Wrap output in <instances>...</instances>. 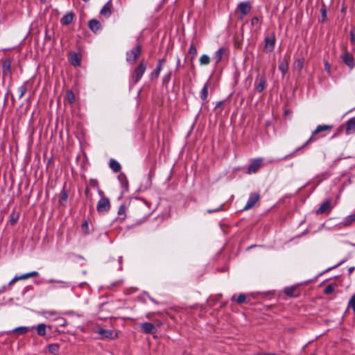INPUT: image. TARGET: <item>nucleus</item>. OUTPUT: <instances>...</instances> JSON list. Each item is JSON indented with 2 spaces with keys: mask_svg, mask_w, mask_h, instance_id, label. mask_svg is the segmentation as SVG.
<instances>
[{
  "mask_svg": "<svg viewBox=\"0 0 355 355\" xmlns=\"http://www.w3.org/2000/svg\"><path fill=\"white\" fill-rule=\"evenodd\" d=\"M332 128V125H318L316 128L315 129L314 131H313L312 132V135L310 137V138L304 143V144L301 146V147H299L297 148L295 152H293L292 154L291 155H286L284 157V159H287L288 157H292L294 155L295 153L297 152V150H300L301 149H302L304 146H307L309 144L311 143V142H313L315 141H316V138L314 137V135H317V134H319L320 132H327V131H329L331 130Z\"/></svg>",
  "mask_w": 355,
  "mask_h": 355,
  "instance_id": "nucleus-1",
  "label": "nucleus"
},
{
  "mask_svg": "<svg viewBox=\"0 0 355 355\" xmlns=\"http://www.w3.org/2000/svg\"><path fill=\"white\" fill-rule=\"evenodd\" d=\"M146 64L144 60H141L138 66L135 68L132 75V78L135 83H138L141 80L146 71Z\"/></svg>",
  "mask_w": 355,
  "mask_h": 355,
  "instance_id": "nucleus-2",
  "label": "nucleus"
},
{
  "mask_svg": "<svg viewBox=\"0 0 355 355\" xmlns=\"http://www.w3.org/2000/svg\"><path fill=\"white\" fill-rule=\"evenodd\" d=\"M141 53V46L140 45L136 46L126 52V61L129 63H134L140 56Z\"/></svg>",
  "mask_w": 355,
  "mask_h": 355,
  "instance_id": "nucleus-3",
  "label": "nucleus"
},
{
  "mask_svg": "<svg viewBox=\"0 0 355 355\" xmlns=\"http://www.w3.org/2000/svg\"><path fill=\"white\" fill-rule=\"evenodd\" d=\"M252 6L249 1H242L238 4L235 13H241L239 19H243V16L247 15L251 10Z\"/></svg>",
  "mask_w": 355,
  "mask_h": 355,
  "instance_id": "nucleus-4",
  "label": "nucleus"
},
{
  "mask_svg": "<svg viewBox=\"0 0 355 355\" xmlns=\"http://www.w3.org/2000/svg\"><path fill=\"white\" fill-rule=\"evenodd\" d=\"M110 209V202L108 198L102 197L97 202L96 209L98 213H107Z\"/></svg>",
  "mask_w": 355,
  "mask_h": 355,
  "instance_id": "nucleus-5",
  "label": "nucleus"
},
{
  "mask_svg": "<svg viewBox=\"0 0 355 355\" xmlns=\"http://www.w3.org/2000/svg\"><path fill=\"white\" fill-rule=\"evenodd\" d=\"M96 332L98 334H99L101 336V338L103 339L114 340L118 337L117 333L110 329L101 328L98 329Z\"/></svg>",
  "mask_w": 355,
  "mask_h": 355,
  "instance_id": "nucleus-6",
  "label": "nucleus"
},
{
  "mask_svg": "<svg viewBox=\"0 0 355 355\" xmlns=\"http://www.w3.org/2000/svg\"><path fill=\"white\" fill-rule=\"evenodd\" d=\"M267 85V79L265 75L258 76L254 81V89L261 93L263 91Z\"/></svg>",
  "mask_w": 355,
  "mask_h": 355,
  "instance_id": "nucleus-7",
  "label": "nucleus"
},
{
  "mask_svg": "<svg viewBox=\"0 0 355 355\" xmlns=\"http://www.w3.org/2000/svg\"><path fill=\"white\" fill-rule=\"evenodd\" d=\"M263 162L262 158H257L252 161L247 169V173L252 174L257 173L260 168Z\"/></svg>",
  "mask_w": 355,
  "mask_h": 355,
  "instance_id": "nucleus-8",
  "label": "nucleus"
},
{
  "mask_svg": "<svg viewBox=\"0 0 355 355\" xmlns=\"http://www.w3.org/2000/svg\"><path fill=\"white\" fill-rule=\"evenodd\" d=\"M260 195L257 193H251L249 196L246 205L243 210L246 211L254 207V205L259 200Z\"/></svg>",
  "mask_w": 355,
  "mask_h": 355,
  "instance_id": "nucleus-9",
  "label": "nucleus"
},
{
  "mask_svg": "<svg viewBox=\"0 0 355 355\" xmlns=\"http://www.w3.org/2000/svg\"><path fill=\"white\" fill-rule=\"evenodd\" d=\"M275 34H272L270 36H267L264 39L265 46L264 50L266 52H271L273 51L275 45Z\"/></svg>",
  "mask_w": 355,
  "mask_h": 355,
  "instance_id": "nucleus-10",
  "label": "nucleus"
},
{
  "mask_svg": "<svg viewBox=\"0 0 355 355\" xmlns=\"http://www.w3.org/2000/svg\"><path fill=\"white\" fill-rule=\"evenodd\" d=\"M165 62L166 59L164 58L158 60L156 68L150 74V78L151 80L157 78L159 77V73L162 70L163 64Z\"/></svg>",
  "mask_w": 355,
  "mask_h": 355,
  "instance_id": "nucleus-11",
  "label": "nucleus"
},
{
  "mask_svg": "<svg viewBox=\"0 0 355 355\" xmlns=\"http://www.w3.org/2000/svg\"><path fill=\"white\" fill-rule=\"evenodd\" d=\"M331 209V200L330 199H327L320 206L315 213L317 214H321L324 212H329Z\"/></svg>",
  "mask_w": 355,
  "mask_h": 355,
  "instance_id": "nucleus-12",
  "label": "nucleus"
},
{
  "mask_svg": "<svg viewBox=\"0 0 355 355\" xmlns=\"http://www.w3.org/2000/svg\"><path fill=\"white\" fill-rule=\"evenodd\" d=\"M342 59L344 63L347 65L350 69L355 67V60L352 54L348 52H345L342 55Z\"/></svg>",
  "mask_w": 355,
  "mask_h": 355,
  "instance_id": "nucleus-13",
  "label": "nucleus"
},
{
  "mask_svg": "<svg viewBox=\"0 0 355 355\" xmlns=\"http://www.w3.org/2000/svg\"><path fill=\"white\" fill-rule=\"evenodd\" d=\"M2 73L3 76H10L11 74V59L6 58L3 60Z\"/></svg>",
  "mask_w": 355,
  "mask_h": 355,
  "instance_id": "nucleus-14",
  "label": "nucleus"
},
{
  "mask_svg": "<svg viewBox=\"0 0 355 355\" xmlns=\"http://www.w3.org/2000/svg\"><path fill=\"white\" fill-rule=\"evenodd\" d=\"M141 331L145 334H154L156 328L153 324L148 322H143L140 324Z\"/></svg>",
  "mask_w": 355,
  "mask_h": 355,
  "instance_id": "nucleus-15",
  "label": "nucleus"
},
{
  "mask_svg": "<svg viewBox=\"0 0 355 355\" xmlns=\"http://www.w3.org/2000/svg\"><path fill=\"white\" fill-rule=\"evenodd\" d=\"M88 26L94 33H97L102 28L101 23L95 19H92L89 21Z\"/></svg>",
  "mask_w": 355,
  "mask_h": 355,
  "instance_id": "nucleus-16",
  "label": "nucleus"
},
{
  "mask_svg": "<svg viewBox=\"0 0 355 355\" xmlns=\"http://www.w3.org/2000/svg\"><path fill=\"white\" fill-rule=\"evenodd\" d=\"M355 132V116L349 119L346 122L345 133L347 135L353 134Z\"/></svg>",
  "mask_w": 355,
  "mask_h": 355,
  "instance_id": "nucleus-17",
  "label": "nucleus"
},
{
  "mask_svg": "<svg viewBox=\"0 0 355 355\" xmlns=\"http://www.w3.org/2000/svg\"><path fill=\"white\" fill-rule=\"evenodd\" d=\"M74 19V13L73 12H67L60 19L62 25L70 24Z\"/></svg>",
  "mask_w": 355,
  "mask_h": 355,
  "instance_id": "nucleus-18",
  "label": "nucleus"
},
{
  "mask_svg": "<svg viewBox=\"0 0 355 355\" xmlns=\"http://www.w3.org/2000/svg\"><path fill=\"white\" fill-rule=\"evenodd\" d=\"M226 51L227 49L225 47H220L215 52L213 58L215 60L216 64H218L221 61L223 56Z\"/></svg>",
  "mask_w": 355,
  "mask_h": 355,
  "instance_id": "nucleus-19",
  "label": "nucleus"
},
{
  "mask_svg": "<svg viewBox=\"0 0 355 355\" xmlns=\"http://www.w3.org/2000/svg\"><path fill=\"white\" fill-rule=\"evenodd\" d=\"M111 1L112 0L108 1L101 10V15L107 18L110 17V15H112Z\"/></svg>",
  "mask_w": 355,
  "mask_h": 355,
  "instance_id": "nucleus-20",
  "label": "nucleus"
},
{
  "mask_svg": "<svg viewBox=\"0 0 355 355\" xmlns=\"http://www.w3.org/2000/svg\"><path fill=\"white\" fill-rule=\"evenodd\" d=\"M69 61L73 66L78 67L80 65L81 58L78 53L73 52L70 55Z\"/></svg>",
  "mask_w": 355,
  "mask_h": 355,
  "instance_id": "nucleus-21",
  "label": "nucleus"
},
{
  "mask_svg": "<svg viewBox=\"0 0 355 355\" xmlns=\"http://www.w3.org/2000/svg\"><path fill=\"white\" fill-rule=\"evenodd\" d=\"M60 199H59V201H58V203L60 205L62 206V207H65L66 206V202L68 199V192L65 190L64 188H63L62 189V191H60Z\"/></svg>",
  "mask_w": 355,
  "mask_h": 355,
  "instance_id": "nucleus-22",
  "label": "nucleus"
},
{
  "mask_svg": "<svg viewBox=\"0 0 355 355\" xmlns=\"http://www.w3.org/2000/svg\"><path fill=\"white\" fill-rule=\"evenodd\" d=\"M279 70L283 75L287 73L288 70V62L286 58L279 60Z\"/></svg>",
  "mask_w": 355,
  "mask_h": 355,
  "instance_id": "nucleus-23",
  "label": "nucleus"
},
{
  "mask_svg": "<svg viewBox=\"0 0 355 355\" xmlns=\"http://www.w3.org/2000/svg\"><path fill=\"white\" fill-rule=\"evenodd\" d=\"M32 328L35 329L37 334L40 336H44L46 334V325L44 323H40L35 327H33Z\"/></svg>",
  "mask_w": 355,
  "mask_h": 355,
  "instance_id": "nucleus-24",
  "label": "nucleus"
},
{
  "mask_svg": "<svg viewBox=\"0 0 355 355\" xmlns=\"http://www.w3.org/2000/svg\"><path fill=\"white\" fill-rule=\"evenodd\" d=\"M39 275V272L37 271H31L27 273L22 274L21 275H18L17 277L19 280H24L30 277H38Z\"/></svg>",
  "mask_w": 355,
  "mask_h": 355,
  "instance_id": "nucleus-25",
  "label": "nucleus"
},
{
  "mask_svg": "<svg viewBox=\"0 0 355 355\" xmlns=\"http://www.w3.org/2000/svg\"><path fill=\"white\" fill-rule=\"evenodd\" d=\"M109 166L115 173L119 172L121 168V164L116 160L113 159H110Z\"/></svg>",
  "mask_w": 355,
  "mask_h": 355,
  "instance_id": "nucleus-26",
  "label": "nucleus"
},
{
  "mask_svg": "<svg viewBox=\"0 0 355 355\" xmlns=\"http://www.w3.org/2000/svg\"><path fill=\"white\" fill-rule=\"evenodd\" d=\"M207 96H208V82H207L204 85V86L200 93V97L203 101H205L207 100Z\"/></svg>",
  "mask_w": 355,
  "mask_h": 355,
  "instance_id": "nucleus-27",
  "label": "nucleus"
},
{
  "mask_svg": "<svg viewBox=\"0 0 355 355\" xmlns=\"http://www.w3.org/2000/svg\"><path fill=\"white\" fill-rule=\"evenodd\" d=\"M354 222H355V214L346 216L342 223L344 226H349Z\"/></svg>",
  "mask_w": 355,
  "mask_h": 355,
  "instance_id": "nucleus-28",
  "label": "nucleus"
},
{
  "mask_svg": "<svg viewBox=\"0 0 355 355\" xmlns=\"http://www.w3.org/2000/svg\"><path fill=\"white\" fill-rule=\"evenodd\" d=\"M231 300L232 301L235 300L236 302V303H238L239 304H241L246 302V295L244 293H241V294H239V295L237 297L236 299L235 298V295H233L231 297Z\"/></svg>",
  "mask_w": 355,
  "mask_h": 355,
  "instance_id": "nucleus-29",
  "label": "nucleus"
},
{
  "mask_svg": "<svg viewBox=\"0 0 355 355\" xmlns=\"http://www.w3.org/2000/svg\"><path fill=\"white\" fill-rule=\"evenodd\" d=\"M19 217V213H17L15 211H12L9 216L10 225H13L14 224H15L17 222Z\"/></svg>",
  "mask_w": 355,
  "mask_h": 355,
  "instance_id": "nucleus-30",
  "label": "nucleus"
},
{
  "mask_svg": "<svg viewBox=\"0 0 355 355\" xmlns=\"http://www.w3.org/2000/svg\"><path fill=\"white\" fill-rule=\"evenodd\" d=\"M60 346L58 344H50L48 345L49 352L53 354H56L59 352Z\"/></svg>",
  "mask_w": 355,
  "mask_h": 355,
  "instance_id": "nucleus-31",
  "label": "nucleus"
},
{
  "mask_svg": "<svg viewBox=\"0 0 355 355\" xmlns=\"http://www.w3.org/2000/svg\"><path fill=\"white\" fill-rule=\"evenodd\" d=\"M199 62L200 65H207L210 62V58L207 55L203 54L200 56Z\"/></svg>",
  "mask_w": 355,
  "mask_h": 355,
  "instance_id": "nucleus-32",
  "label": "nucleus"
},
{
  "mask_svg": "<svg viewBox=\"0 0 355 355\" xmlns=\"http://www.w3.org/2000/svg\"><path fill=\"white\" fill-rule=\"evenodd\" d=\"M336 287V284H330L327 285L324 289V293L326 295H329L334 292L335 288Z\"/></svg>",
  "mask_w": 355,
  "mask_h": 355,
  "instance_id": "nucleus-33",
  "label": "nucleus"
},
{
  "mask_svg": "<svg viewBox=\"0 0 355 355\" xmlns=\"http://www.w3.org/2000/svg\"><path fill=\"white\" fill-rule=\"evenodd\" d=\"M304 58H298L295 62V69H297L299 71H300L304 67Z\"/></svg>",
  "mask_w": 355,
  "mask_h": 355,
  "instance_id": "nucleus-34",
  "label": "nucleus"
},
{
  "mask_svg": "<svg viewBox=\"0 0 355 355\" xmlns=\"http://www.w3.org/2000/svg\"><path fill=\"white\" fill-rule=\"evenodd\" d=\"M19 98H21L25 93L27 92L26 83H24L18 88Z\"/></svg>",
  "mask_w": 355,
  "mask_h": 355,
  "instance_id": "nucleus-35",
  "label": "nucleus"
},
{
  "mask_svg": "<svg viewBox=\"0 0 355 355\" xmlns=\"http://www.w3.org/2000/svg\"><path fill=\"white\" fill-rule=\"evenodd\" d=\"M28 331V327H18L12 330L13 332L19 333L20 334H25Z\"/></svg>",
  "mask_w": 355,
  "mask_h": 355,
  "instance_id": "nucleus-36",
  "label": "nucleus"
},
{
  "mask_svg": "<svg viewBox=\"0 0 355 355\" xmlns=\"http://www.w3.org/2000/svg\"><path fill=\"white\" fill-rule=\"evenodd\" d=\"M171 76H172V72L171 71H168L167 73H166L163 76V78H162V84L164 85H168V83H169V81L171 80Z\"/></svg>",
  "mask_w": 355,
  "mask_h": 355,
  "instance_id": "nucleus-37",
  "label": "nucleus"
},
{
  "mask_svg": "<svg viewBox=\"0 0 355 355\" xmlns=\"http://www.w3.org/2000/svg\"><path fill=\"white\" fill-rule=\"evenodd\" d=\"M295 291V288L294 286L287 287L284 289V293L286 295L293 297L294 296V292Z\"/></svg>",
  "mask_w": 355,
  "mask_h": 355,
  "instance_id": "nucleus-38",
  "label": "nucleus"
},
{
  "mask_svg": "<svg viewBox=\"0 0 355 355\" xmlns=\"http://www.w3.org/2000/svg\"><path fill=\"white\" fill-rule=\"evenodd\" d=\"M81 229H82V231L85 234H88L89 233V224H88V222L87 220H85L82 225H81Z\"/></svg>",
  "mask_w": 355,
  "mask_h": 355,
  "instance_id": "nucleus-39",
  "label": "nucleus"
},
{
  "mask_svg": "<svg viewBox=\"0 0 355 355\" xmlns=\"http://www.w3.org/2000/svg\"><path fill=\"white\" fill-rule=\"evenodd\" d=\"M67 97L69 103H73L75 101V96L72 91H68Z\"/></svg>",
  "mask_w": 355,
  "mask_h": 355,
  "instance_id": "nucleus-40",
  "label": "nucleus"
},
{
  "mask_svg": "<svg viewBox=\"0 0 355 355\" xmlns=\"http://www.w3.org/2000/svg\"><path fill=\"white\" fill-rule=\"evenodd\" d=\"M198 51H197V49L196 47L195 46V45L192 43L190 46H189V53L192 55L193 57H195L197 54Z\"/></svg>",
  "mask_w": 355,
  "mask_h": 355,
  "instance_id": "nucleus-41",
  "label": "nucleus"
},
{
  "mask_svg": "<svg viewBox=\"0 0 355 355\" xmlns=\"http://www.w3.org/2000/svg\"><path fill=\"white\" fill-rule=\"evenodd\" d=\"M223 211V204H221L220 206H218L216 209H207V214H212V213L217 212V211Z\"/></svg>",
  "mask_w": 355,
  "mask_h": 355,
  "instance_id": "nucleus-42",
  "label": "nucleus"
},
{
  "mask_svg": "<svg viewBox=\"0 0 355 355\" xmlns=\"http://www.w3.org/2000/svg\"><path fill=\"white\" fill-rule=\"evenodd\" d=\"M348 306L351 307L355 312V295H354L349 300Z\"/></svg>",
  "mask_w": 355,
  "mask_h": 355,
  "instance_id": "nucleus-43",
  "label": "nucleus"
},
{
  "mask_svg": "<svg viewBox=\"0 0 355 355\" xmlns=\"http://www.w3.org/2000/svg\"><path fill=\"white\" fill-rule=\"evenodd\" d=\"M119 178L121 180L123 186L127 188L128 182V180L126 179V177L124 175H121L119 176Z\"/></svg>",
  "mask_w": 355,
  "mask_h": 355,
  "instance_id": "nucleus-44",
  "label": "nucleus"
},
{
  "mask_svg": "<svg viewBox=\"0 0 355 355\" xmlns=\"http://www.w3.org/2000/svg\"><path fill=\"white\" fill-rule=\"evenodd\" d=\"M89 185L92 188L98 189V182L96 179H90L89 180Z\"/></svg>",
  "mask_w": 355,
  "mask_h": 355,
  "instance_id": "nucleus-45",
  "label": "nucleus"
},
{
  "mask_svg": "<svg viewBox=\"0 0 355 355\" xmlns=\"http://www.w3.org/2000/svg\"><path fill=\"white\" fill-rule=\"evenodd\" d=\"M57 321L58 322V326L60 327H65L67 324V322L64 318H58L57 319Z\"/></svg>",
  "mask_w": 355,
  "mask_h": 355,
  "instance_id": "nucleus-46",
  "label": "nucleus"
},
{
  "mask_svg": "<svg viewBox=\"0 0 355 355\" xmlns=\"http://www.w3.org/2000/svg\"><path fill=\"white\" fill-rule=\"evenodd\" d=\"M346 261L345 259H343L342 261H340L339 263H338L337 264L334 265V266L332 267H330L327 269H326L324 272H326L327 271H329L330 270L333 269V268H337L338 266H339L340 265L343 264L345 261Z\"/></svg>",
  "mask_w": 355,
  "mask_h": 355,
  "instance_id": "nucleus-47",
  "label": "nucleus"
},
{
  "mask_svg": "<svg viewBox=\"0 0 355 355\" xmlns=\"http://www.w3.org/2000/svg\"><path fill=\"white\" fill-rule=\"evenodd\" d=\"M259 21V19L257 17H253L252 19H251V25L252 26H255L257 25Z\"/></svg>",
  "mask_w": 355,
  "mask_h": 355,
  "instance_id": "nucleus-48",
  "label": "nucleus"
},
{
  "mask_svg": "<svg viewBox=\"0 0 355 355\" xmlns=\"http://www.w3.org/2000/svg\"><path fill=\"white\" fill-rule=\"evenodd\" d=\"M59 283L62 284V286H60V288H68L70 286V283L68 282H64V281L60 280V282Z\"/></svg>",
  "mask_w": 355,
  "mask_h": 355,
  "instance_id": "nucleus-49",
  "label": "nucleus"
},
{
  "mask_svg": "<svg viewBox=\"0 0 355 355\" xmlns=\"http://www.w3.org/2000/svg\"><path fill=\"white\" fill-rule=\"evenodd\" d=\"M321 15H322V21H324L327 17L326 9H324V8L321 9Z\"/></svg>",
  "mask_w": 355,
  "mask_h": 355,
  "instance_id": "nucleus-50",
  "label": "nucleus"
},
{
  "mask_svg": "<svg viewBox=\"0 0 355 355\" xmlns=\"http://www.w3.org/2000/svg\"><path fill=\"white\" fill-rule=\"evenodd\" d=\"M350 35H351V42H352V43H355V29L352 30L350 32Z\"/></svg>",
  "mask_w": 355,
  "mask_h": 355,
  "instance_id": "nucleus-51",
  "label": "nucleus"
},
{
  "mask_svg": "<svg viewBox=\"0 0 355 355\" xmlns=\"http://www.w3.org/2000/svg\"><path fill=\"white\" fill-rule=\"evenodd\" d=\"M17 281H19V279L17 276H15L10 281L7 286H8L9 288L13 283H15Z\"/></svg>",
  "mask_w": 355,
  "mask_h": 355,
  "instance_id": "nucleus-52",
  "label": "nucleus"
},
{
  "mask_svg": "<svg viewBox=\"0 0 355 355\" xmlns=\"http://www.w3.org/2000/svg\"><path fill=\"white\" fill-rule=\"evenodd\" d=\"M8 289V286L4 285L0 288L1 294L4 293Z\"/></svg>",
  "mask_w": 355,
  "mask_h": 355,
  "instance_id": "nucleus-53",
  "label": "nucleus"
},
{
  "mask_svg": "<svg viewBox=\"0 0 355 355\" xmlns=\"http://www.w3.org/2000/svg\"><path fill=\"white\" fill-rule=\"evenodd\" d=\"M97 191H98V194L101 196V198L105 197L104 192L101 189H99V187L97 189Z\"/></svg>",
  "mask_w": 355,
  "mask_h": 355,
  "instance_id": "nucleus-54",
  "label": "nucleus"
},
{
  "mask_svg": "<svg viewBox=\"0 0 355 355\" xmlns=\"http://www.w3.org/2000/svg\"><path fill=\"white\" fill-rule=\"evenodd\" d=\"M60 280L55 279H51L47 281L48 283H59Z\"/></svg>",
  "mask_w": 355,
  "mask_h": 355,
  "instance_id": "nucleus-55",
  "label": "nucleus"
},
{
  "mask_svg": "<svg viewBox=\"0 0 355 355\" xmlns=\"http://www.w3.org/2000/svg\"><path fill=\"white\" fill-rule=\"evenodd\" d=\"M180 66V60L179 57H178L177 65H176V69L177 70L179 69Z\"/></svg>",
  "mask_w": 355,
  "mask_h": 355,
  "instance_id": "nucleus-56",
  "label": "nucleus"
},
{
  "mask_svg": "<svg viewBox=\"0 0 355 355\" xmlns=\"http://www.w3.org/2000/svg\"><path fill=\"white\" fill-rule=\"evenodd\" d=\"M124 213V207L123 206H121L119 209V214H121Z\"/></svg>",
  "mask_w": 355,
  "mask_h": 355,
  "instance_id": "nucleus-57",
  "label": "nucleus"
},
{
  "mask_svg": "<svg viewBox=\"0 0 355 355\" xmlns=\"http://www.w3.org/2000/svg\"><path fill=\"white\" fill-rule=\"evenodd\" d=\"M354 269H355V268L354 266L349 268V269H348L349 273L351 274L354 270Z\"/></svg>",
  "mask_w": 355,
  "mask_h": 355,
  "instance_id": "nucleus-58",
  "label": "nucleus"
},
{
  "mask_svg": "<svg viewBox=\"0 0 355 355\" xmlns=\"http://www.w3.org/2000/svg\"><path fill=\"white\" fill-rule=\"evenodd\" d=\"M325 69L329 71L330 69V65L328 62L325 63Z\"/></svg>",
  "mask_w": 355,
  "mask_h": 355,
  "instance_id": "nucleus-59",
  "label": "nucleus"
},
{
  "mask_svg": "<svg viewBox=\"0 0 355 355\" xmlns=\"http://www.w3.org/2000/svg\"><path fill=\"white\" fill-rule=\"evenodd\" d=\"M46 313H48L51 315H55L56 312L55 311H48V312H46Z\"/></svg>",
  "mask_w": 355,
  "mask_h": 355,
  "instance_id": "nucleus-60",
  "label": "nucleus"
},
{
  "mask_svg": "<svg viewBox=\"0 0 355 355\" xmlns=\"http://www.w3.org/2000/svg\"><path fill=\"white\" fill-rule=\"evenodd\" d=\"M85 195H87V196L88 195V193H89V188H88V187H87V188L85 189Z\"/></svg>",
  "mask_w": 355,
  "mask_h": 355,
  "instance_id": "nucleus-61",
  "label": "nucleus"
},
{
  "mask_svg": "<svg viewBox=\"0 0 355 355\" xmlns=\"http://www.w3.org/2000/svg\"><path fill=\"white\" fill-rule=\"evenodd\" d=\"M119 262L120 263H121V262H122V257H119Z\"/></svg>",
  "mask_w": 355,
  "mask_h": 355,
  "instance_id": "nucleus-62",
  "label": "nucleus"
},
{
  "mask_svg": "<svg viewBox=\"0 0 355 355\" xmlns=\"http://www.w3.org/2000/svg\"><path fill=\"white\" fill-rule=\"evenodd\" d=\"M7 95H8V94H6V96L4 97V102H6V101H7Z\"/></svg>",
  "mask_w": 355,
  "mask_h": 355,
  "instance_id": "nucleus-63",
  "label": "nucleus"
},
{
  "mask_svg": "<svg viewBox=\"0 0 355 355\" xmlns=\"http://www.w3.org/2000/svg\"><path fill=\"white\" fill-rule=\"evenodd\" d=\"M350 245H352V246H354V247H355V243H350Z\"/></svg>",
  "mask_w": 355,
  "mask_h": 355,
  "instance_id": "nucleus-64",
  "label": "nucleus"
}]
</instances>
